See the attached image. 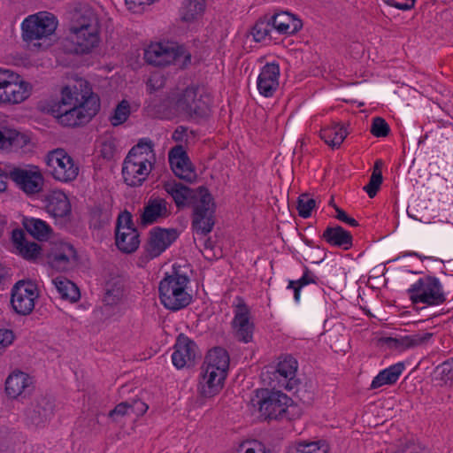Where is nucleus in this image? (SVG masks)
Segmentation results:
<instances>
[{
	"instance_id": "obj_60",
	"label": "nucleus",
	"mask_w": 453,
	"mask_h": 453,
	"mask_svg": "<svg viewBox=\"0 0 453 453\" xmlns=\"http://www.w3.org/2000/svg\"><path fill=\"white\" fill-rule=\"evenodd\" d=\"M115 414L118 415H126L130 414V410L128 409V402H123L115 406Z\"/></svg>"
},
{
	"instance_id": "obj_45",
	"label": "nucleus",
	"mask_w": 453,
	"mask_h": 453,
	"mask_svg": "<svg viewBox=\"0 0 453 453\" xmlns=\"http://www.w3.org/2000/svg\"><path fill=\"white\" fill-rule=\"evenodd\" d=\"M316 205V201L310 197L308 194H302L298 197L297 211L302 218H308L311 216L312 209Z\"/></svg>"
},
{
	"instance_id": "obj_1",
	"label": "nucleus",
	"mask_w": 453,
	"mask_h": 453,
	"mask_svg": "<svg viewBox=\"0 0 453 453\" xmlns=\"http://www.w3.org/2000/svg\"><path fill=\"white\" fill-rule=\"evenodd\" d=\"M99 107V98L93 93L89 83L75 77L62 88L61 100L52 112L61 125L77 127L89 122Z\"/></svg>"
},
{
	"instance_id": "obj_17",
	"label": "nucleus",
	"mask_w": 453,
	"mask_h": 453,
	"mask_svg": "<svg viewBox=\"0 0 453 453\" xmlns=\"http://www.w3.org/2000/svg\"><path fill=\"white\" fill-rule=\"evenodd\" d=\"M48 263L57 271H67L76 263V252L71 244L60 242L51 249L48 255Z\"/></svg>"
},
{
	"instance_id": "obj_22",
	"label": "nucleus",
	"mask_w": 453,
	"mask_h": 453,
	"mask_svg": "<svg viewBox=\"0 0 453 453\" xmlns=\"http://www.w3.org/2000/svg\"><path fill=\"white\" fill-rule=\"evenodd\" d=\"M175 230H166L157 228L150 233V241L147 246V251L150 257L159 256L171 243L176 239Z\"/></svg>"
},
{
	"instance_id": "obj_9",
	"label": "nucleus",
	"mask_w": 453,
	"mask_h": 453,
	"mask_svg": "<svg viewBox=\"0 0 453 453\" xmlns=\"http://www.w3.org/2000/svg\"><path fill=\"white\" fill-rule=\"evenodd\" d=\"M291 403V398L280 390H257V399L253 400V404L258 406L261 416L265 419L280 418Z\"/></svg>"
},
{
	"instance_id": "obj_32",
	"label": "nucleus",
	"mask_w": 453,
	"mask_h": 453,
	"mask_svg": "<svg viewBox=\"0 0 453 453\" xmlns=\"http://www.w3.org/2000/svg\"><path fill=\"white\" fill-rule=\"evenodd\" d=\"M323 237L329 244L342 247L344 250H349L352 245L350 233L339 226L327 227L323 234Z\"/></svg>"
},
{
	"instance_id": "obj_55",
	"label": "nucleus",
	"mask_w": 453,
	"mask_h": 453,
	"mask_svg": "<svg viewBox=\"0 0 453 453\" xmlns=\"http://www.w3.org/2000/svg\"><path fill=\"white\" fill-rule=\"evenodd\" d=\"M128 409L130 414L133 413L135 416L144 414L148 410V405L141 400H134L131 403H128Z\"/></svg>"
},
{
	"instance_id": "obj_3",
	"label": "nucleus",
	"mask_w": 453,
	"mask_h": 453,
	"mask_svg": "<svg viewBox=\"0 0 453 453\" xmlns=\"http://www.w3.org/2000/svg\"><path fill=\"white\" fill-rule=\"evenodd\" d=\"M164 188L173 197L177 207H193L192 226L197 234L206 235L212 230L215 224V203L205 188L190 189L181 183L167 182Z\"/></svg>"
},
{
	"instance_id": "obj_46",
	"label": "nucleus",
	"mask_w": 453,
	"mask_h": 453,
	"mask_svg": "<svg viewBox=\"0 0 453 453\" xmlns=\"http://www.w3.org/2000/svg\"><path fill=\"white\" fill-rule=\"evenodd\" d=\"M314 282V277L309 272H306L298 280H290L288 288L294 290V298L296 302H298L300 300L301 288L310 283Z\"/></svg>"
},
{
	"instance_id": "obj_19",
	"label": "nucleus",
	"mask_w": 453,
	"mask_h": 453,
	"mask_svg": "<svg viewBox=\"0 0 453 453\" xmlns=\"http://www.w3.org/2000/svg\"><path fill=\"white\" fill-rule=\"evenodd\" d=\"M197 353L196 343L188 337L179 335L174 346V351L172 355V360L174 366L178 369L193 364Z\"/></svg>"
},
{
	"instance_id": "obj_61",
	"label": "nucleus",
	"mask_w": 453,
	"mask_h": 453,
	"mask_svg": "<svg viewBox=\"0 0 453 453\" xmlns=\"http://www.w3.org/2000/svg\"><path fill=\"white\" fill-rule=\"evenodd\" d=\"M10 178L9 172L5 173L0 168V192L7 188V180Z\"/></svg>"
},
{
	"instance_id": "obj_62",
	"label": "nucleus",
	"mask_w": 453,
	"mask_h": 453,
	"mask_svg": "<svg viewBox=\"0 0 453 453\" xmlns=\"http://www.w3.org/2000/svg\"><path fill=\"white\" fill-rule=\"evenodd\" d=\"M203 247H204V256L206 257H210L212 251V244L210 239H207L203 242Z\"/></svg>"
},
{
	"instance_id": "obj_63",
	"label": "nucleus",
	"mask_w": 453,
	"mask_h": 453,
	"mask_svg": "<svg viewBox=\"0 0 453 453\" xmlns=\"http://www.w3.org/2000/svg\"><path fill=\"white\" fill-rule=\"evenodd\" d=\"M381 165H382V162L380 160H377L374 164L372 173H378L379 174H381V171H380Z\"/></svg>"
},
{
	"instance_id": "obj_23",
	"label": "nucleus",
	"mask_w": 453,
	"mask_h": 453,
	"mask_svg": "<svg viewBox=\"0 0 453 453\" xmlns=\"http://www.w3.org/2000/svg\"><path fill=\"white\" fill-rule=\"evenodd\" d=\"M270 21L273 28L279 34L294 35L303 27L301 19L288 12L274 13Z\"/></svg>"
},
{
	"instance_id": "obj_13",
	"label": "nucleus",
	"mask_w": 453,
	"mask_h": 453,
	"mask_svg": "<svg viewBox=\"0 0 453 453\" xmlns=\"http://www.w3.org/2000/svg\"><path fill=\"white\" fill-rule=\"evenodd\" d=\"M37 297L36 286L31 281L21 280L13 287L11 303L17 313L28 315L33 311Z\"/></svg>"
},
{
	"instance_id": "obj_43",
	"label": "nucleus",
	"mask_w": 453,
	"mask_h": 453,
	"mask_svg": "<svg viewBox=\"0 0 453 453\" xmlns=\"http://www.w3.org/2000/svg\"><path fill=\"white\" fill-rule=\"evenodd\" d=\"M145 60L148 65L159 68H165L173 65L176 69H181L188 65L189 58H184L183 60L182 58H145Z\"/></svg>"
},
{
	"instance_id": "obj_26",
	"label": "nucleus",
	"mask_w": 453,
	"mask_h": 453,
	"mask_svg": "<svg viewBox=\"0 0 453 453\" xmlns=\"http://www.w3.org/2000/svg\"><path fill=\"white\" fill-rule=\"evenodd\" d=\"M31 384L30 377L20 371L12 372L5 380V392L10 398L19 396Z\"/></svg>"
},
{
	"instance_id": "obj_31",
	"label": "nucleus",
	"mask_w": 453,
	"mask_h": 453,
	"mask_svg": "<svg viewBox=\"0 0 453 453\" xmlns=\"http://www.w3.org/2000/svg\"><path fill=\"white\" fill-rule=\"evenodd\" d=\"M404 370L403 363L395 364L379 372L372 380L371 388H379L385 385H392L396 382Z\"/></svg>"
},
{
	"instance_id": "obj_12",
	"label": "nucleus",
	"mask_w": 453,
	"mask_h": 453,
	"mask_svg": "<svg viewBox=\"0 0 453 453\" xmlns=\"http://www.w3.org/2000/svg\"><path fill=\"white\" fill-rule=\"evenodd\" d=\"M46 163L53 178L62 182H70L79 174V166L73 157L63 149L48 153Z\"/></svg>"
},
{
	"instance_id": "obj_38",
	"label": "nucleus",
	"mask_w": 453,
	"mask_h": 453,
	"mask_svg": "<svg viewBox=\"0 0 453 453\" xmlns=\"http://www.w3.org/2000/svg\"><path fill=\"white\" fill-rule=\"evenodd\" d=\"M433 380L440 386L451 385L453 382V358L438 365L433 372Z\"/></svg>"
},
{
	"instance_id": "obj_27",
	"label": "nucleus",
	"mask_w": 453,
	"mask_h": 453,
	"mask_svg": "<svg viewBox=\"0 0 453 453\" xmlns=\"http://www.w3.org/2000/svg\"><path fill=\"white\" fill-rule=\"evenodd\" d=\"M46 210L55 218L66 216L71 210L66 195L60 190L51 192L47 198Z\"/></svg>"
},
{
	"instance_id": "obj_44",
	"label": "nucleus",
	"mask_w": 453,
	"mask_h": 453,
	"mask_svg": "<svg viewBox=\"0 0 453 453\" xmlns=\"http://www.w3.org/2000/svg\"><path fill=\"white\" fill-rule=\"evenodd\" d=\"M273 28L270 19L258 20L252 28V36L256 42L264 41Z\"/></svg>"
},
{
	"instance_id": "obj_16",
	"label": "nucleus",
	"mask_w": 453,
	"mask_h": 453,
	"mask_svg": "<svg viewBox=\"0 0 453 453\" xmlns=\"http://www.w3.org/2000/svg\"><path fill=\"white\" fill-rule=\"evenodd\" d=\"M233 329L238 340L250 342L253 337L254 324L250 319V309L242 299H237L234 305Z\"/></svg>"
},
{
	"instance_id": "obj_25",
	"label": "nucleus",
	"mask_w": 453,
	"mask_h": 453,
	"mask_svg": "<svg viewBox=\"0 0 453 453\" xmlns=\"http://www.w3.org/2000/svg\"><path fill=\"white\" fill-rule=\"evenodd\" d=\"M29 142V138L18 130L7 127H0V149L19 150Z\"/></svg>"
},
{
	"instance_id": "obj_52",
	"label": "nucleus",
	"mask_w": 453,
	"mask_h": 453,
	"mask_svg": "<svg viewBox=\"0 0 453 453\" xmlns=\"http://www.w3.org/2000/svg\"><path fill=\"white\" fill-rule=\"evenodd\" d=\"M126 228H134L132 221V215L128 211L119 213L117 220V230L115 233L123 232Z\"/></svg>"
},
{
	"instance_id": "obj_48",
	"label": "nucleus",
	"mask_w": 453,
	"mask_h": 453,
	"mask_svg": "<svg viewBox=\"0 0 453 453\" xmlns=\"http://www.w3.org/2000/svg\"><path fill=\"white\" fill-rule=\"evenodd\" d=\"M392 453H430V451L413 441L401 442Z\"/></svg>"
},
{
	"instance_id": "obj_33",
	"label": "nucleus",
	"mask_w": 453,
	"mask_h": 453,
	"mask_svg": "<svg viewBox=\"0 0 453 453\" xmlns=\"http://www.w3.org/2000/svg\"><path fill=\"white\" fill-rule=\"evenodd\" d=\"M262 380L265 385L273 388L272 391L284 388L291 390L295 388L296 380H291L285 378L284 374L277 372V370L272 368L262 373Z\"/></svg>"
},
{
	"instance_id": "obj_40",
	"label": "nucleus",
	"mask_w": 453,
	"mask_h": 453,
	"mask_svg": "<svg viewBox=\"0 0 453 453\" xmlns=\"http://www.w3.org/2000/svg\"><path fill=\"white\" fill-rule=\"evenodd\" d=\"M25 227L32 236L38 240L46 239L50 231V226L44 221L37 219H27L25 222Z\"/></svg>"
},
{
	"instance_id": "obj_4",
	"label": "nucleus",
	"mask_w": 453,
	"mask_h": 453,
	"mask_svg": "<svg viewBox=\"0 0 453 453\" xmlns=\"http://www.w3.org/2000/svg\"><path fill=\"white\" fill-rule=\"evenodd\" d=\"M21 38L34 53L58 54L60 38L57 35L58 20L48 12L27 16L21 23Z\"/></svg>"
},
{
	"instance_id": "obj_37",
	"label": "nucleus",
	"mask_w": 453,
	"mask_h": 453,
	"mask_svg": "<svg viewBox=\"0 0 453 453\" xmlns=\"http://www.w3.org/2000/svg\"><path fill=\"white\" fill-rule=\"evenodd\" d=\"M55 288L62 298L76 302L80 298V291L77 286L65 278H56L52 280Z\"/></svg>"
},
{
	"instance_id": "obj_47",
	"label": "nucleus",
	"mask_w": 453,
	"mask_h": 453,
	"mask_svg": "<svg viewBox=\"0 0 453 453\" xmlns=\"http://www.w3.org/2000/svg\"><path fill=\"white\" fill-rule=\"evenodd\" d=\"M131 113L130 104L127 100H122L115 107V126L126 122Z\"/></svg>"
},
{
	"instance_id": "obj_36",
	"label": "nucleus",
	"mask_w": 453,
	"mask_h": 453,
	"mask_svg": "<svg viewBox=\"0 0 453 453\" xmlns=\"http://www.w3.org/2000/svg\"><path fill=\"white\" fill-rule=\"evenodd\" d=\"M205 8V0H185L180 9L181 19L190 22L199 18Z\"/></svg>"
},
{
	"instance_id": "obj_54",
	"label": "nucleus",
	"mask_w": 453,
	"mask_h": 453,
	"mask_svg": "<svg viewBox=\"0 0 453 453\" xmlns=\"http://www.w3.org/2000/svg\"><path fill=\"white\" fill-rule=\"evenodd\" d=\"M101 156L108 160L113 158V142L111 139H105L101 142Z\"/></svg>"
},
{
	"instance_id": "obj_50",
	"label": "nucleus",
	"mask_w": 453,
	"mask_h": 453,
	"mask_svg": "<svg viewBox=\"0 0 453 453\" xmlns=\"http://www.w3.org/2000/svg\"><path fill=\"white\" fill-rule=\"evenodd\" d=\"M382 183V174L372 173L369 183L364 187V190L368 194L369 197L372 198L376 196L380 185Z\"/></svg>"
},
{
	"instance_id": "obj_14",
	"label": "nucleus",
	"mask_w": 453,
	"mask_h": 453,
	"mask_svg": "<svg viewBox=\"0 0 453 453\" xmlns=\"http://www.w3.org/2000/svg\"><path fill=\"white\" fill-rule=\"evenodd\" d=\"M9 175L10 179L26 194H36L42 188L43 177L37 166L13 167L9 171Z\"/></svg>"
},
{
	"instance_id": "obj_35",
	"label": "nucleus",
	"mask_w": 453,
	"mask_h": 453,
	"mask_svg": "<svg viewBox=\"0 0 453 453\" xmlns=\"http://www.w3.org/2000/svg\"><path fill=\"white\" fill-rule=\"evenodd\" d=\"M348 132L346 129L339 125L334 124L326 127L320 131V137L332 148H338L343 142Z\"/></svg>"
},
{
	"instance_id": "obj_7",
	"label": "nucleus",
	"mask_w": 453,
	"mask_h": 453,
	"mask_svg": "<svg viewBox=\"0 0 453 453\" xmlns=\"http://www.w3.org/2000/svg\"><path fill=\"white\" fill-rule=\"evenodd\" d=\"M208 96L200 93L196 87L174 90L168 96V107L189 118H202L209 114Z\"/></svg>"
},
{
	"instance_id": "obj_58",
	"label": "nucleus",
	"mask_w": 453,
	"mask_h": 453,
	"mask_svg": "<svg viewBox=\"0 0 453 453\" xmlns=\"http://www.w3.org/2000/svg\"><path fill=\"white\" fill-rule=\"evenodd\" d=\"M334 210L336 211L335 218L337 219H339V220H341V221H342L344 223H347V224H349V225H350L352 226H358L357 221L355 219L348 216L347 213L343 210H342L338 206H334Z\"/></svg>"
},
{
	"instance_id": "obj_15",
	"label": "nucleus",
	"mask_w": 453,
	"mask_h": 453,
	"mask_svg": "<svg viewBox=\"0 0 453 453\" xmlns=\"http://www.w3.org/2000/svg\"><path fill=\"white\" fill-rule=\"evenodd\" d=\"M201 370L198 393L203 397L211 398L219 394L223 388L227 372L204 365L201 367Z\"/></svg>"
},
{
	"instance_id": "obj_56",
	"label": "nucleus",
	"mask_w": 453,
	"mask_h": 453,
	"mask_svg": "<svg viewBox=\"0 0 453 453\" xmlns=\"http://www.w3.org/2000/svg\"><path fill=\"white\" fill-rule=\"evenodd\" d=\"M384 2L399 10L407 11L414 6L415 0H384Z\"/></svg>"
},
{
	"instance_id": "obj_2",
	"label": "nucleus",
	"mask_w": 453,
	"mask_h": 453,
	"mask_svg": "<svg viewBox=\"0 0 453 453\" xmlns=\"http://www.w3.org/2000/svg\"><path fill=\"white\" fill-rule=\"evenodd\" d=\"M99 43L98 19L92 9L82 6L73 12L68 36L60 39L58 54H92Z\"/></svg>"
},
{
	"instance_id": "obj_21",
	"label": "nucleus",
	"mask_w": 453,
	"mask_h": 453,
	"mask_svg": "<svg viewBox=\"0 0 453 453\" xmlns=\"http://www.w3.org/2000/svg\"><path fill=\"white\" fill-rule=\"evenodd\" d=\"M170 215L168 203L160 197H151L148 200L141 214V223L143 226L150 225L160 219H165Z\"/></svg>"
},
{
	"instance_id": "obj_11",
	"label": "nucleus",
	"mask_w": 453,
	"mask_h": 453,
	"mask_svg": "<svg viewBox=\"0 0 453 453\" xmlns=\"http://www.w3.org/2000/svg\"><path fill=\"white\" fill-rule=\"evenodd\" d=\"M53 400L45 395L35 397L23 411V421L30 429L45 427L53 416Z\"/></svg>"
},
{
	"instance_id": "obj_42",
	"label": "nucleus",
	"mask_w": 453,
	"mask_h": 453,
	"mask_svg": "<svg viewBox=\"0 0 453 453\" xmlns=\"http://www.w3.org/2000/svg\"><path fill=\"white\" fill-rule=\"evenodd\" d=\"M130 290V282L127 276H115V304L127 300Z\"/></svg>"
},
{
	"instance_id": "obj_5",
	"label": "nucleus",
	"mask_w": 453,
	"mask_h": 453,
	"mask_svg": "<svg viewBox=\"0 0 453 453\" xmlns=\"http://www.w3.org/2000/svg\"><path fill=\"white\" fill-rule=\"evenodd\" d=\"M155 159L151 141L139 142L124 160L122 176L125 183L131 187L141 186L150 173Z\"/></svg>"
},
{
	"instance_id": "obj_24",
	"label": "nucleus",
	"mask_w": 453,
	"mask_h": 453,
	"mask_svg": "<svg viewBox=\"0 0 453 453\" xmlns=\"http://www.w3.org/2000/svg\"><path fill=\"white\" fill-rule=\"evenodd\" d=\"M172 170L176 176L188 179L192 174V165L182 146L173 147L168 155Z\"/></svg>"
},
{
	"instance_id": "obj_10",
	"label": "nucleus",
	"mask_w": 453,
	"mask_h": 453,
	"mask_svg": "<svg viewBox=\"0 0 453 453\" xmlns=\"http://www.w3.org/2000/svg\"><path fill=\"white\" fill-rule=\"evenodd\" d=\"M410 298L414 303L438 305L445 300V295L440 280L433 276L419 279L409 289Z\"/></svg>"
},
{
	"instance_id": "obj_49",
	"label": "nucleus",
	"mask_w": 453,
	"mask_h": 453,
	"mask_svg": "<svg viewBox=\"0 0 453 453\" xmlns=\"http://www.w3.org/2000/svg\"><path fill=\"white\" fill-rule=\"evenodd\" d=\"M371 133L376 137H385L389 133V127L382 118L376 117L372 119Z\"/></svg>"
},
{
	"instance_id": "obj_30",
	"label": "nucleus",
	"mask_w": 453,
	"mask_h": 453,
	"mask_svg": "<svg viewBox=\"0 0 453 453\" xmlns=\"http://www.w3.org/2000/svg\"><path fill=\"white\" fill-rule=\"evenodd\" d=\"M13 242L19 250V253L27 260H35L40 255L41 247L35 243L27 241L21 230L12 232Z\"/></svg>"
},
{
	"instance_id": "obj_53",
	"label": "nucleus",
	"mask_w": 453,
	"mask_h": 453,
	"mask_svg": "<svg viewBox=\"0 0 453 453\" xmlns=\"http://www.w3.org/2000/svg\"><path fill=\"white\" fill-rule=\"evenodd\" d=\"M113 285L108 282L104 288V293L102 297V302L104 303L105 311L111 313L112 305H113Z\"/></svg>"
},
{
	"instance_id": "obj_34",
	"label": "nucleus",
	"mask_w": 453,
	"mask_h": 453,
	"mask_svg": "<svg viewBox=\"0 0 453 453\" xmlns=\"http://www.w3.org/2000/svg\"><path fill=\"white\" fill-rule=\"evenodd\" d=\"M203 365L227 372L229 367L228 353L222 348H214L208 352Z\"/></svg>"
},
{
	"instance_id": "obj_29",
	"label": "nucleus",
	"mask_w": 453,
	"mask_h": 453,
	"mask_svg": "<svg viewBox=\"0 0 453 453\" xmlns=\"http://www.w3.org/2000/svg\"><path fill=\"white\" fill-rule=\"evenodd\" d=\"M123 230V232L115 233V245L123 253H133L140 245L139 234L136 228H126Z\"/></svg>"
},
{
	"instance_id": "obj_20",
	"label": "nucleus",
	"mask_w": 453,
	"mask_h": 453,
	"mask_svg": "<svg viewBox=\"0 0 453 453\" xmlns=\"http://www.w3.org/2000/svg\"><path fill=\"white\" fill-rule=\"evenodd\" d=\"M144 57H191L185 46L174 41L151 42L143 49Z\"/></svg>"
},
{
	"instance_id": "obj_39",
	"label": "nucleus",
	"mask_w": 453,
	"mask_h": 453,
	"mask_svg": "<svg viewBox=\"0 0 453 453\" xmlns=\"http://www.w3.org/2000/svg\"><path fill=\"white\" fill-rule=\"evenodd\" d=\"M329 447L324 441L298 443L290 447L287 453H328Z\"/></svg>"
},
{
	"instance_id": "obj_59",
	"label": "nucleus",
	"mask_w": 453,
	"mask_h": 453,
	"mask_svg": "<svg viewBox=\"0 0 453 453\" xmlns=\"http://www.w3.org/2000/svg\"><path fill=\"white\" fill-rule=\"evenodd\" d=\"M285 47L288 49V54L296 55L303 53L300 42L295 43L292 41H288L285 44Z\"/></svg>"
},
{
	"instance_id": "obj_6",
	"label": "nucleus",
	"mask_w": 453,
	"mask_h": 453,
	"mask_svg": "<svg viewBox=\"0 0 453 453\" xmlns=\"http://www.w3.org/2000/svg\"><path fill=\"white\" fill-rule=\"evenodd\" d=\"M188 277L175 266L166 273L158 286L159 299L167 310L177 311L187 307L192 300L188 292Z\"/></svg>"
},
{
	"instance_id": "obj_41",
	"label": "nucleus",
	"mask_w": 453,
	"mask_h": 453,
	"mask_svg": "<svg viewBox=\"0 0 453 453\" xmlns=\"http://www.w3.org/2000/svg\"><path fill=\"white\" fill-rule=\"evenodd\" d=\"M277 372L284 374L285 378L291 380H296L297 371V361L292 357H284L281 358L277 366L274 368Z\"/></svg>"
},
{
	"instance_id": "obj_57",
	"label": "nucleus",
	"mask_w": 453,
	"mask_h": 453,
	"mask_svg": "<svg viewBox=\"0 0 453 453\" xmlns=\"http://www.w3.org/2000/svg\"><path fill=\"white\" fill-rule=\"evenodd\" d=\"M164 84H165V81L161 76H159L157 74H153V75H151V77L149 79V81L147 82V88H148V90L150 93H152V92H155V91L158 90L159 88H163Z\"/></svg>"
},
{
	"instance_id": "obj_51",
	"label": "nucleus",
	"mask_w": 453,
	"mask_h": 453,
	"mask_svg": "<svg viewBox=\"0 0 453 453\" xmlns=\"http://www.w3.org/2000/svg\"><path fill=\"white\" fill-rule=\"evenodd\" d=\"M15 339L14 333L11 329H0V356L12 344Z\"/></svg>"
},
{
	"instance_id": "obj_8",
	"label": "nucleus",
	"mask_w": 453,
	"mask_h": 453,
	"mask_svg": "<svg viewBox=\"0 0 453 453\" xmlns=\"http://www.w3.org/2000/svg\"><path fill=\"white\" fill-rule=\"evenodd\" d=\"M32 93V85L19 74L0 68V104H18Z\"/></svg>"
},
{
	"instance_id": "obj_28",
	"label": "nucleus",
	"mask_w": 453,
	"mask_h": 453,
	"mask_svg": "<svg viewBox=\"0 0 453 453\" xmlns=\"http://www.w3.org/2000/svg\"><path fill=\"white\" fill-rule=\"evenodd\" d=\"M433 336L432 333H421L411 335H406L400 338H388L386 342L388 346L397 349L404 350L406 349L416 348L426 343Z\"/></svg>"
},
{
	"instance_id": "obj_18",
	"label": "nucleus",
	"mask_w": 453,
	"mask_h": 453,
	"mask_svg": "<svg viewBox=\"0 0 453 453\" xmlns=\"http://www.w3.org/2000/svg\"><path fill=\"white\" fill-rule=\"evenodd\" d=\"M280 66L276 62L265 65L257 77V87L260 95L271 97L279 88Z\"/></svg>"
},
{
	"instance_id": "obj_64",
	"label": "nucleus",
	"mask_w": 453,
	"mask_h": 453,
	"mask_svg": "<svg viewBox=\"0 0 453 453\" xmlns=\"http://www.w3.org/2000/svg\"><path fill=\"white\" fill-rule=\"evenodd\" d=\"M42 58H35V65H36L37 67L38 66H44V63L42 61Z\"/></svg>"
}]
</instances>
